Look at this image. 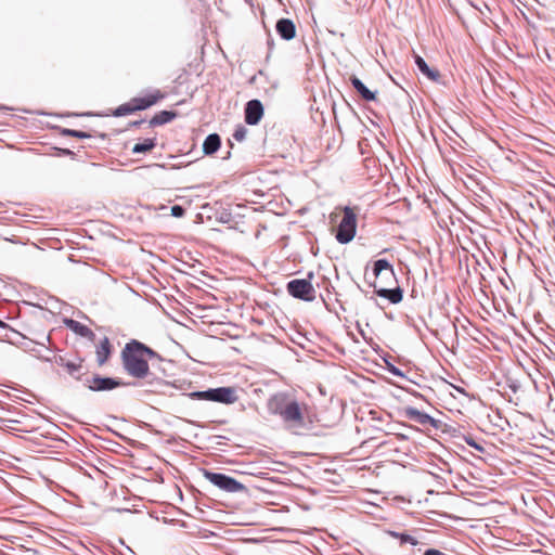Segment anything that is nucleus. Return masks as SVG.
Wrapping results in <instances>:
<instances>
[{
	"label": "nucleus",
	"mask_w": 555,
	"mask_h": 555,
	"mask_svg": "<svg viewBox=\"0 0 555 555\" xmlns=\"http://www.w3.org/2000/svg\"><path fill=\"white\" fill-rule=\"evenodd\" d=\"M124 371L137 379H145L151 375L149 360L162 361L163 357L140 340H129L120 352Z\"/></svg>",
	"instance_id": "1"
},
{
	"label": "nucleus",
	"mask_w": 555,
	"mask_h": 555,
	"mask_svg": "<svg viewBox=\"0 0 555 555\" xmlns=\"http://www.w3.org/2000/svg\"><path fill=\"white\" fill-rule=\"evenodd\" d=\"M268 411L284 423L301 425L304 414L299 403L287 392H276L268 400Z\"/></svg>",
	"instance_id": "2"
},
{
	"label": "nucleus",
	"mask_w": 555,
	"mask_h": 555,
	"mask_svg": "<svg viewBox=\"0 0 555 555\" xmlns=\"http://www.w3.org/2000/svg\"><path fill=\"white\" fill-rule=\"evenodd\" d=\"M188 396L193 400L214 401L222 404H232L238 399L234 387L209 388L207 390L190 392Z\"/></svg>",
	"instance_id": "3"
},
{
	"label": "nucleus",
	"mask_w": 555,
	"mask_h": 555,
	"mask_svg": "<svg viewBox=\"0 0 555 555\" xmlns=\"http://www.w3.org/2000/svg\"><path fill=\"white\" fill-rule=\"evenodd\" d=\"M343 211L344 217L337 227L335 237L338 243L348 244L353 240L357 232V215L349 206L344 207Z\"/></svg>",
	"instance_id": "4"
},
{
	"label": "nucleus",
	"mask_w": 555,
	"mask_h": 555,
	"mask_svg": "<svg viewBox=\"0 0 555 555\" xmlns=\"http://www.w3.org/2000/svg\"><path fill=\"white\" fill-rule=\"evenodd\" d=\"M313 273H308V279H295L287 283L286 289L291 296L304 301H313L315 299V289L312 286L310 279Z\"/></svg>",
	"instance_id": "5"
},
{
	"label": "nucleus",
	"mask_w": 555,
	"mask_h": 555,
	"mask_svg": "<svg viewBox=\"0 0 555 555\" xmlns=\"http://www.w3.org/2000/svg\"><path fill=\"white\" fill-rule=\"evenodd\" d=\"M204 477L219 489L229 492L237 493L246 490V487L237 481L235 478L222 473H214L207 469L203 470Z\"/></svg>",
	"instance_id": "6"
},
{
	"label": "nucleus",
	"mask_w": 555,
	"mask_h": 555,
	"mask_svg": "<svg viewBox=\"0 0 555 555\" xmlns=\"http://www.w3.org/2000/svg\"><path fill=\"white\" fill-rule=\"evenodd\" d=\"M127 383L122 382L119 378L101 376L99 374H94L91 377H86L83 379V386H86L91 391H109L117 387L126 386Z\"/></svg>",
	"instance_id": "7"
},
{
	"label": "nucleus",
	"mask_w": 555,
	"mask_h": 555,
	"mask_svg": "<svg viewBox=\"0 0 555 555\" xmlns=\"http://www.w3.org/2000/svg\"><path fill=\"white\" fill-rule=\"evenodd\" d=\"M263 116V105L257 100L253 99L248 101L245 105L244 117L245 122L250 126H256L259 124Z\"/></svg>",
	"instance_id": "8"
},
{
	"label": "nucleus",
	"mask_w": 555,
	"mask_h": 555,
	"mask_svg": "<svg viewBox=\"0 0 555 555\" xmlns=\"http://www.w3.org/2000/svg\"><path fill=\"white\" fill-rule=\"evenodd\" d=\"M405 416L416 422L420 425L427 426L430 425L433 428L438 429L439 428V421L431 417L429 414L422 412L415 408H406L405 409Z\"/></svg>",
	"instance_id": "9"
},
{
	"label": "nucleus",
	"mask_w": 555,
	"mask_h": 555,
	"mask_svg": "<svg viewBox=\"0 0 555 555\" xmlns=\"http://www.w3.org/2000/svg\"><path fill=\"white\" fill-rule=\"evenodd\" d=\"M370 286H373L375 288V293L377 296L389 300V302L391 304H399L403 298V292L399 286L395 288H376L375 280L372 283H370Z\"/></svg>",
	"instance_id": "10"
},
{
	"label": "nucleus",
	"mask_w": 555,
	"mask_h": 555,
	"mask_svg": "<svg viewBox=\"0 0 555 555\" xmlns=\"http://www.w3.org/2000/svg\"><path fill=\"white\" fill-rule=\"evenodd\" d=\"M64 325L74 332L76 335L85 337L91 341H94L95 334L85 324L74 320V319H64Z\"/></svg>",
	"instance_id": "11"
},
{
	"label": "nucleus",
	"mask_w": 555,
	"mask_h": 555,
	"mask_svg": "<svg viewBox=\"0 0 555 555\" xmlns=\"http://www.w3.org/2000/svg\"><path fill=\"white\" fill-rule=\"evenodd\" d=\"M163 98L164 94L159 90H156L154 93L149 94L146 96L134 98L131 100V102L134 105L135 111H143L151 107Z\"/></svg>",
	"instance_id": "12"
},
{
	"label": "nucleus",
	"mask_w": 555,
	"mask_h": 555,
	"mask_svg": "<svg viewBox=\"0 0 555 555\" xmlns=\"http://www.w3.org/2000/svg\"><path fill=\"white\" fill-rule=\"evenodd\" d=\"M276 33L284 40H291L296 35V27L289 18H281L275 26Z\"/></svg>",
	"instance_id": "13"
},
{
	"label": "nucleus",
	"mask_w": 555,
	"mask_h": 555,
	"mask_svg": "<svg viewBox=\"0 0 555 555\" xmlns=\"http://www.w3.org/2000/svg\"><path fill=\"white\" fill-rule=\"evenodd\" d=\"M385 272L391 279H395V271L392 264L387 259H378L373 266V275L375 280Z\"/></svg>",
	"instance_id": "14"
},
{
	"label": "nucleus",
	"mask_w": 555,
	"mask_h": 555,
	"mask_svg": "<svg viewBox=\"0 0 555 555\" xmlns=\"http://www.w3.org/2000/svg\"><path fill=\"white\" fill-rule=\"evenodd\" d=\"M350 82L365 101H374L376 99V93L371 91L357 76H352Z\"/></svg>",
	"instance_id": "15"
},
{
	"label": "nucleus",
	"mask_w": 555,
	"mask_h": 555,
	"mask_svg": "<svg viewBox=\"0 0 555 555\" xmlns=\"http://www.w3.org/2000/svg\"><path fill=\"white\" fill-rule=\"evenodd\" d=\"M221 145V139L218 133L208 134L203 143V151L206 155H212Z\"/></svg>",
	"instance_id": "16"
},
{
	"label": "nucleus",
	"mask_w": 555,
	"mask_h": 555,
	"mask_svg": "<svg viewBox=\"0 0 555 555\" xmlns=\"http://www.w3.org/2000/svg\"><path fill=\"white\" fill-rule=\"evenodd\" d=\"M415 64H416L418 70L423 75H425L428 79H430L433 81H437L439 79V77H440L439 72L430 68L422 56L415 55Z\"/></svg>",
	"instance_id": "17"
},
{
	"label": "nucleus",
	"mask_w": 555,
	"mask_h": 555,
	"mask_svg": "<svg viewBox=\"0 0 555 555\" xmlns=\"http://www.w3.org/2000/svg\"><path fill=\"white\" fill-rule=\"evenodd\" d=\"M111 356V344L107 337H104L96 346V361L99 365H103Z\"/></svg>",
	"instance_id": "18"
},
{
	"label": "nucleus",
	"mask_w": 555,
	"mask_h": 555,
	"mask_svg": "<svg viewBox=\"0 0 555 555\" xmlns=\"http://www.w3.org/2000/svg\"><path fill=\"white\" fill-rule=\"evenodd\" d=\"M177 116L176 112L172 111H160L155 114L150 120L151 127L162 126L167 122H170Z\"/></svg>",
	"instance_id": "19"
},
{
	"label": "nucleus",
	"mask_w": 555,
	"mask_h": 555,
	"mask_svg": "<svg viewBox=\"0 0 555 555\" xmlns=\"http://www.w3.org/2000/svg\"><path fill=\"white\" fill-rule=\"evenodd\" d=\"M56 362L57 364L65 366L70 376L83 382L81 375L78 374L79 371L81 370V363H75L72 361L64 362V359L62 357H60L59 360H56Z\"/></svg>",
	"instance_id": "20"
},
{
	"label": "nucleus",
	"mask_w": 555,
	"mask_h": 555,
	"mask_svg": "<svg viewBox=\"0 0 555 555\" xmlns=\"http://www.w3.org/2000/svg\"><path fill=\"white\" fill-rule=\"evenodd\" d=\"M156 146L155 138L144 139L142 142L135 143L132 147L133 154H143L152 151Z\"/></svg>",
	"instance_id": "21"
},
{
	"label": "nucleus",
	"mask_w": 555,
	"mask_h": 555,
	"mask_svg": "<svg viewBox=\"0 0 555 555\" xmlns=\"http://www.w3.org/2000/svg\"><path fill=\"white\" fill-rule=\"evenodd\" d=\"M388 534L393 537V538H396V539H398L401 545L402 544H406V543H409L411 545H416L417 544V540L414 537H412V535H410L408 533L389 531Z\"/></svg>",
	"instance_id": "22"
},
{
	"label": "nucleus",
	"mask_w": 555,
	"mask_h": 555,
	"mask_svg": "<svg viewBox=\"0 0 555 555\" xmlns=\"http://www.w3.org/2000/svg\"><path fill=\"white\" fill-rule=\"evenodd\" d=\"M137 112L135 108H134V105L132 104V102H128V103H125V104H121L119 105L113 113L114 116L116 117H121V116H126V115H129V114H132Z\"/></svg>",
	"instance_id": "23"
},
{
	"label": "nucleus",
	"mask_w": 555,
	"mask_h": 555,
	"mask_svg": "<svg viewBox=\"0 0 555 555\" xmlns=\"http://www.w3.org/2000/svg\"><path fill=\"white\" fill-rule=\"evenodd\" d=\"M62 134L66 137H74L78 139H88L91 138V135L87 132L80 131V130H74V129H63Z\"/></svg>",
	"instance_id": "24"
},
{
	"label": "nucleus",
	"mask_w": 555,
	"mask_h": 555,
	"mask_svg": "<svg viewBox=\"0 0 555 555\" xmlns=\"http://www.w3.org/2000/svg\"><path fill=\"white\" fill-rule=\"evenodd\" d=\"M247 135V128L243 125H238L236 126L232 137L234 140H236L237 142H242L245 140Z\"/></svg>",
	"instance_id": "25"
},
{
	"label": "nucleus",
	"mask_w": 555,
	"mask_h": 555,
	"mask_svg": "<svg viewBox=\"0 0 555 555\" xmlns=\"http://www.w3.org/2000/svg\"><path fill=\"white\" fill-rule=\"evenodd\" d=\"M170 212L172 217L182 218L185 215V209L180 205H173L170 208Z\"/></svg>",
	"instance_id": "26"
},
{
	"label": "nucleus",
	"mask_w": 555,
	"mask_h": 555,
	"mask_svg": "<svg viewBox=\"0 0 555 555\" xmlns=\"http://www.w3.org/2000/svg\"><path fill=\"white\" fill-rule=\"evenodd\" d=\"M424 555H448L439 550L436 548H428L424 552Z\"/></svg>",
	"instance_id": "27"
},
{
	"label": "nucleus",
	"mask_w": 555,
	"mask_h": 555,
	"mask_svg": "<svg viewBox=\"0 0 555 555\" xmlns=\"http://www.w3.org/2000/svg\"><path fill=\"white\" fill-rule=\"evenodd\" d=\"M388 371L395 375V376H403V373L401 372V370H399L397 366L395 365H390V367L388 369Z\"/></svg>",
	"instance_id": "28"
},
{
	"label": "nucleus",
	"mask_w": 555,
	"mask_h": 555,
	"mask_svg": "<svg viewBox=\"0 0 555 555\" xmlns=\"http://www.w3.org/2000/svg\"><path fill=\"white\" fill-rule=\"evenodd\" d=\"M0 328L5 331H13L9 324H7L4 321L0 320Z\"/></svg>",
	"instance_id": "29"
},
{
	"label": "nucleus",
	"mask_w": 555,
	"mask_h": 555,
	"mask_svg": "<svg viewBox=\"0 0 555 555\" xmlns=\"http://www.w3.org/2000/svg\"><path fill=\"white\" fill-rule=\"evenodd\" d=\"M467 444L477 449V450H482L474 440H466Z\"/></svg>",
	"instance_id": "30"
},
{
	"label": "nucleus",
	"mask_w": 555,
	"mask_h": 555,
	"mask_svg": "<svg viewBox=\"0 0 555 555\" xmlns=\"http://www.w3.org/2000/svg\"><path fill=\"white\" fill-rule=\"evenodd\" d=\"M467 444L477 449V450H482L474 440H466Z\"/></svg>",
	"instance_id": "31"
},
{
	"label": "nucleus",
	"mask_w": 555,
	"mask_h": 555,
	"mask_svg": "<svg viewBox=\"0 0 555 555\" xmlns=\"http://www.w3.org/2000/svg\"><path fill=\"white\" fill-rule=\"evenodd\" d=\"M142 122H143V120H137V121L132 122V126L139 127Z\"/></svg>",
	"instance_id": "32"
},
{
	"label": "nucleus",
	"mask_w": 555,
	"mask_h": 555,
	"mask_svg": "<svg viewBox=\"0 0 555 555\" xmlns=\"http://www.w3.org/2000/svg\"><path fill=\"white\" fill-rule=\"evenodd\" d=\"M65 154H70L72 152L69 150H65Z\"/></svg>",
	"instance_id": "33"
}]
</instances>
